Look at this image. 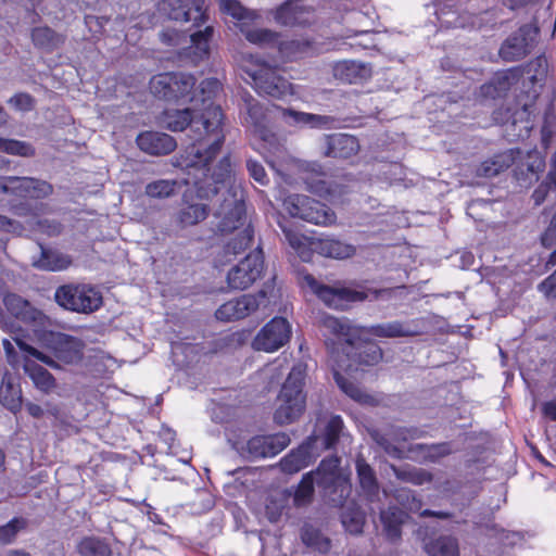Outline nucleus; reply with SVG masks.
Segmentation results:
<instances>
[{"label": "nucleus", "mask_w": 556, "mask_h": 556, "mask_svg": "<svg viewBox=\"0 0 556 556\" xmlns=\"http://www.w3.org/2000/svg\"><path fill=\"white\" fill-rule=\"evenodd\" d=\"M224 117L222 108L212 105L199 114L190 108L166 109L159 117L160 124L174 132L189 127L190 142L175 156L174 165L187 174L186 182L204 198L229 188L235 178L229 152L214 163L226 140Z\"/></svg>", "instance_id": "obj_1"}, {"label": "nucleus", "mask_w": 556, "mask_h": 556, "mask_svg": "<svg viewBox=\"0 0 556 556\" xmlns=\"http://www.w3.org/2000/svg\"><path fill=\"white\" fill-rule=\"evenodd\" d=\"M323 326L334 339L327 342L332 361L333 379L338 387L351 399L366 402L364 392L342 372L356 371L362 366H375L383 356L381 348L372 342L362 340L356 327L346 320L326 316Z\"/></svg>", "instance_id": "obj_2"}, {"label": "nucleus", "mask_w": 556, "mask_h": 556, "mask_svg": "<svg viewBox=\"0 0 556 556\" xmlns=\"http://www.w3.org/2000/svg\"><path fill=\"white\" fill-rule=\"evenodd\" d=\"M38 338L51 351L52 356L37 350L21 338H14V341L22 352L54 369L61 368V365L78 366L83 363L86 343L81 339L46 329L40 330Z\"/></svg>", "instance_id": "obj_3"}, {"label": "nucleus", "mask_w": 556, "mask_h": 556, "mask_svg": "<svg viewBox=\"0 0 556 556\" xmlns=\"http://www.w3.org/2000/svg\"><path fill=\"white\" fill-rule=\"evenodd\" d=\"M545 76L544 60L538 56L525 65L495 72L491 79L481 86V94L490 99L504 98L517 85L518 93H523L525 89L543 84Z\"/></svg>", "instance_id": "obj_4"}, {"label": "nucleus", "mask_w": 556, "mask_h": 556, "mask_svg": "<svg viewBox=\"0 0 556 556\" xmlns=\"http://www.w3.org/2000/svg\"><path fill=\"white\" fill-rule=\"evenodd\" d=\"M307 365L303 362H298L291 368L278 395L279 404L274 414L277 424H291L304 413L306 406V394L304 392Z\"/></svg>", "instance_id": "obj_5"}, {"label": "nucleus", "mask_w": 556, "mask_h": 556, "mask_svg": "<svg viewBox=\"0 0 556 556\" xmlns=\"http://www.w3.org/2000/svg\"><path fill=\"white\" fill-rule=\"evenodd\" d=\"M542 87L543 84L525 89L523 93H517L510 104L493 112V121L496 124L510 125L513 135L518 138L528 136L533 127L532 115Z\"/></svg>", "instance_id": "obj_6"}, {"label": "nucleus", "mask_w": 556, "mask_h": 556, "mask_svg": "<svg viewBox=\"0 0 556 556\" xmlns=\"http://www.w3.org/2000/svg\"><path fill=\"white\" fill-rule=\"evenodd\" d=\"M303 281L325 305L334 309H345L350 304L363 302L367 299L378 300L384 295H390L393 291L390 288L356 290L339 283L330 287L317 281L311 274L304 275Z\"/></svg>", "instance_id": "obj_7"}, {"label": "nucleus", "mask_w": 556, "mask_h": 556, "mask_svg": "<svg viewBox=\"0 0 556 556\" xmlns=\"http://www.w3.org/2000/svg\"><path fill=\"white\" fill-rule=\"evenodd\" d=\"M278 64L273 66L265 61L251 59L242 71L252 80V86L260 94L282 99L291 93V84L279 74Z\"/></svg>", "instance_id": "obj_8"}, {"label": "nucleus", "mask_w": 556, "mask_h": 556, "mask_svg": "<svg viewBox=\"0 0 556 556\" xmlns=\"http://www.w3.org/2000/svg\"><path fill=\"white\" fill-rule=\"evenodd\" d=\"M195 77L181 72L161 73L150 80L153 94L166 101H194Z\"/></svg>", "instance_id": "obj_9"}, {"label": "nucleus", "mask_w": 556, "mask_h": 556, "mask_svg": "<svg viewBox=\"0 0 556 556\" xmlns=\"http://www.w3.org/2000/svg\"><path fill=\"white\" fill-rule=\"evenodd\" d=\"M55 302L65 309L77 313H92L102 305V294L88 285L60 286L54 293Z\"/></svg>", "instance_id": "obj_10"}, {"label": "nucleus", "mask_w": 556, "mask_h": 556, "mask_svg": "<svg viewBox=\"0 0 556 556\" xmlns=\"http://www.w3.org/2000/svg\"><path fill=\"white\" fill-rule=\"evenodd\" d=\"M283 205L292 217L315 225L329 226L337 218L334 212L326 204L303 194L289 195Z\"/></svg>", "instance_id": "obj_11"}, {"label": "nucleus", "mask_w": 556, "mask_h": 556, "mask_svg": "<svg viewBox=\"0 0 556 556\" xmlns=\"http://www.w3.org/2000/svg\"><path fill=\"white\" fill-rule=\"evenodd\" d=\"M540 28L532 24H523L511 33L501 45L498 55L504 62H517L525 59L533 50Z\"/></svg>", "instance_id": "obj_12"}, {"label": "nucleus", "mask_w": 556, "mask_h": 556, "mask_svg": "<svg viewBox=\"0 0 556 556\" xmlns=\"http://www.w3.org/2000/svg\"><path fill=\"white\" fill-rule=\"evenodd\" d=\"M263 270V251L256 248L228 271V287L232 290H245L261 278Z\"/></svg>", "instance_id": "obj_13"}, {"label": "nucleus", "mask_w": 556, "mask_h": 556, "mask_svg": "<svg viewBox=\"0 0 556 556\" xmlns=\"http://www.w3.org/2000/svg\"><path fill=\"white\" fill-rule=\"evenodd\" d=\"M291 327L283 317H274L255 336L252 346L256 351L275 352L289 342Z\"/></svg>", "instance_id": "obj_14"}, {"label": "nucleus", "mask_w": 556, "mask_h": 556, "mask_svg": "<svg viewBox=\"0 0 556 556\" xmlns=\"http://www.w3.org/2000/svg\"><path fill=\"white\" fill-rule=\"evenodd\" d=\"M290 444L287 433L278 432L268 435H254L250 438L241 450V454L249 460L269 458L278 455Z\"/></svg>", "instance_id": "obj_15"}, {"label": "nucleus", "mask_w": 556, "mask_h": 556, "mask_svg": "<svg viewBox=\"0 0 556 556\" xmlns=\"http://www.w3.org/2000/svg\"><path fill=\"white\" fill-rule=\"evenodd\" d=\"M161 8L170 20L192 22V27H200L208 20L205 0H163Z\"/></svg>", "instance_id": "obj_16"}, {"label": "nucleus", "mask_w": 556, "mask_h": 556, "mask_svg": "<svg viewBox=\"0 0 556 556\" xmlns=\"http://www.w3.org/2000/svg\"><path fill=\"white\" fill-rule=\"evenodd\" d=\"M319 51L318 43L313 37L300 36L292 39L280 37L276 53H271L276 63L298 62L316 55Z\"/></svg>", "instance_id": "obj_17"}, {"label": "nucleus", "mask_w": 556, "mask_h": 556, "mask_svg": "<svg viewBox=\"0 0 556 556\" xmlns=\"http://www.w3.org/2000/svg\"><path fill=\"white\" fill-rule=\"evenodd\" d=\"M3 305L10 315L31 326L36 332H40L49 320L41 311L34 307L29 301L16 293H7L3 296Z\"/></svg>", "instance_id": "obj_18"}, {"label": "nucleus", "mask_w": 556, "mask_h": 556, "mask_svg": "<svg viewBox=\"0 0 556 556\" xmlns=\"http://www.w3.org/2000/svg\"><path fill=\"white\" fill-rule=\"evenodd\" d=\"M265 299L264 291H258L256 294H243L222 304L216 309L215 317L226 323L243 319L254 313Z\"/></svg>", "instance_id": "obj_19"}, {"label": "nucleus", "mask_w": 556, "mask_h": 556, "mask_svg": "<svg viewBox=\"0 0 556 556\" xmlns=\"http://www.w3.org/2000/svg\"><path fill=\"white\" fill-rule=\"evenodd\" d=\"M361 144L357 137L344 134L332 132L321 138V154L325 157L336 160H350L358 154Z\"/></svg>", "instance_id": "obj_20"}, {"label": "nucleus", "mask_w": 556, "mask_h": 556, "mask_svg": "<svg viewBox=\"0 0 556 556\" xmlns=\"http://www.w3.org/2000/svg\"><path fill=\"white\" fill-rule=\"evenodd\" d=\"M313 11L301 0H287L275 11V21L285 27H306L312 23Z\"/></svg>", "instance_id": "obj_21"}, {"label": "nucleus", "mask_w": 556, "mask_h": 556, "mask_svg": "<svg viewBox=\"0 0 556 556\" xmlns=\"http://www.w3.org/2000/svg\"><path fill=\"white\" fill-rule=\"evenodd\" d=\"M219 217L217 230L220 233L231 232L244 225L247 219V208L243 200L225 199L216 213Z\"/></svg>", "instance_id": "obj_22"}, {"label": "nucleus", "mask_w": 556, "mask_h": 556, "mask_svg": "<svg viewBox=\"0 0 556 556\" xmlns=\"http://www.w3.org/2000/svg\"><path fill=\"white\" fill-rule=\"evenodd\" d=\"M219 217L217 230L220 233L231 232L244 225L247 219V208L243 200L225 199L216 213Z\"/></svg>", "instance_id": "obj_23"}, {"label": "nucleus", "mask_w": 556, "mask_h": 556, "mask_svg": "<svg viewBox=\"0 0 556 556\" xmlns=\"http://www.w3.org/2000/svg\"><path fill=\"white\" fill-rule=\"evenodd\" d=\"M417 432L416 428L392 426L387 433H375L374 440L389 456L401 459L404 451L396 443L414 439Z\"/></svg>", "instance_id": "obj_24"}, {"label": "nucleus", "mask_w": 556, "mask_h": 556, "mask_svg": "<svg viewBox=\"0 0 556 556\" xmlns=\"http://www.w3.org/2000/svg\"><path fill=\"white\" fill-rule=\"evenodd\" d=\"M136 142L141 151L156 156L168 155L177 148V141L173 136L152 130L140 132Z\"/></svg>", "instance_id": "obj_25"}, {"label": "nucleus", "mask_w": 556, "mask_h": 556, "mask_svg": "<svg viewBox=\"0 0 556 556\" xmlns=\"http://www.w3.org/2000/svg\"><path fill=\"white\" fill-rule=\"evenodd\" d=\"M315 441L316 437L309 435L305 442L283 456L279 462L281 471L292 475L308 467L315 459L313 453V445Z\"/></svg>", "instance_id": "obj_26"}, {"label": "nucleus", "mask_w": 556, "mask_h": 556, "mask_svg": "<svg viewBox=\"0 0 556 556\" xmlns=\"http://www.w3.org/2000/svg\"><path fill=\"white\" fill-rule=\"evenodd\" d=\"M417 534L422 541V547L428 556H459V542L453 535L428 538V527H419Z\"/></svg>", "instance_id": "obj_27"}, {"label": "nucleus", "mask_w": 556, "mask_h": 556, "mask_svg": "<svg viewBox=\"0 0 556 556\" xmlns=\"http://www.w3.org/2000/svg\"><path fill=\"white\" fill-rule=\"evenodd\" d=\"M340 458L338 456H329L324 458L317 469L314 471L316 475V482L318 485L329 488L330 485H339L341 488V497L343 493L345 496L350 493V485L342 479L340 475Z\"/></svg>", "instance_id": "obj_28"}, {"label": "nucleus", "mask_w": 556, "mask_h": 556, "mask_svg": "<svg viewBox=\"0 0 556 556\" xmlns=\"http://www.w3.org/2000/svg\"><path fill=\"white\" fill-rule=\"evenodd\" d=\"M10 188L22 198L41 199L50 195L52 185L31 177H10Z\"/></svg>", "instance_id": "obj_29"}, {"label": "nucleus", "mask_w": 556, "mask_h": 556, "mask_svg": "<svg viewBox=\"0 0 556 556\" xmlns=\"http://www.w3.org/2000/svg\"><path fill=\"white\" fill-rule=\"evenodd\" d=\"M368 333L378 338H400L419 336L421 330L416 320H393L370 326Z\"/></svg>", "instance_id": "obj_30"}, {"label": "nucleus", "mask_w": 556, "mask_h": 556, "mask_svg": "<svg viewBox=\"0 0 556 556\" xmlns=\"http://www.w3.org/2000/svg\"><path fill=\"white\" fill-rule=\"evenodd\" d=\"M279 226L287 242L294 250L298 256L303 262H309L314 252H316L314 242L317 238L300 233L288 220L286 223H279Z\"/></svg>", "instance_id": "obj_31"}, {"label": "nucleus", "mask_w": 556, "mask_h": 556, "mask_svg": "<svg viewBox=\"0 0 556 556\" xmlns=\"http://www.w3.org/2000/svg\"><path fill=\"white\" fill-rule=\"evenodd\" d=\"M281 118L289 126H308L311 128L329 127L332 117L277 106Z\"/></svg>", "instance_id": "obj_32"}, {"label": "nucleus", "mask_w": 556, "mask_h": 556, "mask_svg": "<svg viewBox=\"0 0 556 556\" xmlns=\"http://www.w3.org/2000/svg\"><path fill=\"white\" fill-rule=\"evenodd\" d=\"M247 103V117L245 122L253 128V132L263 141L270 142L275 135L266 125V113L263 106L250 97L245 100Z\"/></svg>", "instance_id": "obj_33"}, {"label": "nucleus", "mask_w": 556, "mask_h": 556, "mask_svg": "<svg viewBox=\"0 0 556 556\" xmlns=\"http://www.w3.org/2000/svg\"><path fill=\"white\" fill-rule=\"evenodd\" d=\"M333 75L345 84H358L371 76L370 66L356 61H341L333 67Z\"/></svg>", "instance_id": "obj_34"}, {"label": "nucleus", "mask_w": 556, "mask_h": 556, "mask_svg": "<svg viewBox=\"0 0 556 556\" xmlns=\"http://www.w3.org/2000/svg\"><path fill=\"white\" fill-rule=\"evenodd\" d=\"M34 47L47 53H52L66 41V35L55 31L49 26H37L30 30Z\"/></svg>", "instance_id": "obj_35"}, {"label": "nucleus", "mask_w": 556, "mask_h": 556, "mask_svg": "<svg viewBox=\"0 0 556 556\" xmlns=\"http://www.w3.org/2000/svg\"><path fill=\"white\" fill-rule=\"evenodd\" d=\"M316 253L337 260H344L353 256L356 252L354 245L334 238H317L314 242Z\"/></svg>", "instance_id": "obj_36"}, {"label": "nucleus", "mask_w": 556, "mask_h": 556, "mask_svg": "<svg viewBox=\"0 0 556 556\" xmlns=\"http://www.w3.org/2000/svg\"><path fill=\"white\" fill-rule=\"evenodd\" d=\"M39 247L40 255L31 263L35 268L45 271H61L66 269L72 264L70 256L48 249L42 243H39Z\"/></svg>", "instance_id": "obj_37"}, {"label": "nucleus", "mask_w": 556, "mask_h": 556, "mask_svg": "<svg viewBox=\"0 0 556 556\" xmlns=\"http://www.w3.org/2000/svg\"><path fill=\"white\" fill-rule=\"evenodd\" d=\"M23 368L34 386L41 392L49 394L56 387L54 376L36 362L25 357Z\"/></svg>", "instance_id": "obj_38"}, {"label": "nucleus", "mask_w": 556, "mask_h": 556, "mask_svg": "<svg viewBox=\"0 0 556 556\" xmlns=\"http://www.w3.org/2000/svg\"><path fill=\"white\" fill-rule=\"evenodd\" d=\"M406 517L405 511L396 506H389L387 509L381 510L380 520L389 540L397 541L401 539L402 526Z\"/></svg>", "instance_id": "obj_39"}, {"label": "nucleus", "mask_w": 556, "mask_h": 556, "mask_svg": "<svg viewBox=\"0 0 556 556\" xmlns=\"http://www.w3.org/2000/svg\"><path fill=\"white\" fill-rule=\"evenodd\" d=\"M214 34L213 26H205L203 30L190 35L191 45L188 48V55L198 63L210 56V42Z\"/></svg>", "instance_id": "obj_40"}, {"label": "nucleus", "mask_w": 556, "mask_h": 556, "mask_svg": "<svg viewBox=\"0 0 556 556\" xmlns=\"http://www.w3.org/2000/svg\"><path fill=\"white\" fill-rule=\"evenodd\" d=\"M242 33L250 43L276 53L281 37L280 33L267 28H249Z\"/></svg>", "instance_id": "obj_41"}, {"label": "nucleus", "mask_w": 556, "mask_h": 556, "mask_svg": "<svg viewBox=\"0 0 556 556\" xmlns=\"http://www.w3.org/2000/svg\"><path fill=\"white\" fill-rule=\"evenodd\" d=\"M208 212V206L204 203H188L178 211L176 222L180 228L194 226L204 220Z\"/></svg>", "instance_id": "obj_42"}, {"label": "nucleus", "mask_w": 556, "mask_h": 556, "mask_svg": "<svg viewBox=\"0 0 556 556\" xmlns=\"http://www.w3.org/2000/svg\"><path fill=\"white\" fill-rule=\"evenodd\" d=\"M80 556H112V548L105 539L90 535L84 536L77 544Z\"/></svg>", "instance_id": "obj_43"}, {"label": "nucleus", "mask_w": 556, "mask_h": 556, "mask_svg": "<svg viewBox=\"0 0 556 556\" xmlns=\"http://www.w3.org/2000/svg\"><path fill=\"white\" fill-rule=\"evenodd\" d=\"M355 469L361 488L366 493L376 494L379 489L376 472L363 456H357Z\"/></svg>", "instance_id": "obj_44"}, {"label": "nucleus", "mask_w": 556, "mask_h": 556, "mask_svg": "<svg viewBox=\"0 0 556 556\" xmlns=\"http://www.w3.org/2000/svg\"><path fill=\"white\" fill-rule=\"evenodd\" d=\"M0 402L13 414L18 413L23 405L21 388L3 380L0 387Z\"/></svg>", "instance_id": "obj_45"}, {"label": "nucleus", "mask_w": 556, "mask_h": 556, "mask_svg": "<svg viewBox=\"0 0 556 556\" xmlns=\"http://www.w3.org/2000/svg\"><path fill=\"white\" fill-rule=\"evenodd\" d=\"M0 152L22 157H34L35 147L26 141L0 137Z\"/></svg>", "instance_id": "obj_46"}, {"label": "nucleus", "mask_w": 556, "mask_h": 556, "mask_svg": "<svg viewBox=\"0 0 556 556\" xmlns=\"http://www.w3.org/2000/svg\"><path fill=\"white\" fill-rule=\"evenodd\" d=\"M343 428L344 422L342 417L339 415H331L323 432V443L326 450L334 448L337 446Z\"/></svg>", "instance_id": "obj_47"}, {"label": "nucleus", "mask_w": 556, "mask_h": 556, "mask_svg": "<svg viewBox=\"0 0 556 556\" xmlns=\"http://www.w3.org/2000/svg\"><path fill=\"white\" fill-rule=\"evenodd\" d=\"M254 241V230L249 225L237 233L224 248L226 255H238L249 249Z\"/></svg>", "instance_id": "obj_48"}, {"label": "nucleus", "mask_w": 556, "mask_h": 556, "mask_svg": "<svg viewBox=\"0 0 556 556\" xmlns=\"http://www.w3.org/2000/svg\"><path fill=\"white\" fill-rule=\"evenodd\" d=\"M314 481V471L303 475L294 492L293 501L296 506L306 505L313 501Z\"/></svg>", "instance_id": "obj_49"}, {"label": "nucleus", "mask_w": 556, "mask_h": 556, "mask_svg": "<svg viewBox=\"0 0 556 556\" xmlns=\"http://www.w3.org/2000/svg\"><path fill=\"white\" fill-rule=\"evenodd\" d=\"M222 90L223 86L217 78H206L202 80L199 86L200 101L202 103V109L200 111L203 112L210 105L216 106L213 100Z\"/></svg>", "instance_id": "obj_50"}, {"label": "nucleus", "mask_w": 556, "mask_h": 556, "mask_svg": "<svg viewBox=\"0 0 556 556\" xmlns=\"http://www.w3.org/2000/svg\"><path fill=\"white\" fill-rule=\"evenodd\" d=\"M301 539L306 546L314 547L321 553H327L331 547V541L313 527L304 528Z\"/></svg>", "instance_id": "obj_51"}, {"label": "nucleus", "mask_w": 556, "mask_h": 556, "mask_svg": "<svg viewBox=\"0 0 556 556\" xmlns=\"http://www.w3.org/2000/svg\"><path fill=\"white\" fill-rule=\"evenodd\" d=\"M27 520L23 517H14L5 525L0 526V544H12L18 532L26 529Z\"/></svg>", "instance_id": "obj_52"}, {"label": "nucleus", "mask_w": 556, "mask_h": 556, "mask_svg": "<svg viewBox=\"0 0 556 556\" xmlns=\"http://www.w3.org/2000/svg\"><path fill=\"white\" fill-rule=\"evenodd\" d=\"M176 181L167 179H159L149 182L146 186L144 192L148 197L153 199H164L174 194Z\"/></svg>", "instance_id": "obj_53"}, {"label": "nucleus", "mask_w": 556, "mask_h": 556, "mask_svg": "<svg viewBox=\"0 0 556 556\" xmlns=\"http://www.w3.org/2000/svg\"><path fill=\"white\" fill-rule=\"evenodd\" d=\"M394 497L399 504L410 513H419L422 507V501L416 496L414 491L407 488L396 489Z\"/></svg>", "instance_id": "obj_54"}, {"label": "nucleus", "mask_w": 556, "mask_h": 556, "mask_svg": "<svg viewBox=\"0 0 556 556\" xmlns=\"http://www.w3.org/2000/svg\"><path fill=\"white\" fill-rule=\"evenodd\" d=\"M509 165L507 160H502L501 156H494L480 164L477 169V175L481 177H494L508 168Z\"/></svg>", "instance_id": "obj_55"}, {"label": "nucleus", "mask_w": 556, "mask_h": 556, "mask_svg": "<svg viewBox=\"0 0 556 556\" xmlns=\"http://www.w3.org/2000/svg\"><path fill=\"white\" fill-rule=\"evenodd\" d=\"M392 469L396 476V478L410 482L415 485H421L424 483H429L432 481V473L424 470V469H414L409 471H403L397 469L395 466H392Z\"/></svg>", "instance_id": "obj_56"}, {"label": "nucleus", "mask_w": 556, "mask_h": 556, "mask_svg": "<svg viewBox=\"0 0 556 556\" xmlns=\"http://www.w3.org/2000/svg\"><path fill=\"white\" fill-rule=\"evenodd\" d=\"M311 169L313 173L316 174L318 177L316 180L309 178H305L306 184L309 186L312 191L318 193V194H328L330 193V188L327 186L326 181L324 180V177L326 176L325 172L323 170V167L318 163H312L307 165V169Z\"/></svg>", "instance_id": "obj_57"}, {"label": "nucleus", "mask_w": 556, "mask_h": 556, "mask_svg": "<svg viewBox=\"0 0 556 556\" xmlns=\"http://www.w3.org/2000/svg\"><path fill=\"white\" fill-rule=\"evenodd\" d=\"M342 523L344 528L350 533H361L363 531L364 526V516L358 510H346L342 513L341 516Z\"/></svg>", "instance_id": "obj_58"}, {"label": "nucleus", "mask_w": 556, "mask_h": 556, "mask_svg": "<svg viewBox=\"0 0 556 556\" xmlns=\"http://www.w3.org/2000/svg\"><path fill=\"white\" fill-rule=\"evenodd\" d=\"M219 7L223 13L231 16L238 22L244 21L249 17L248 10L239 0H222Z\"/></svg>", "instance_id": "obj_59"}, {"label": "nucleus", "mask_w": 556, "mask_h": 556, "mask_svg": "<svg viewBox=\"0 0 556 556\" xmlns=\"http://www.w3.org/2000/svg\"><path fill=\"white\" fill-rule=\"evenodd\" d=\"M247 168L250 176L260 185L265 186L269 182L265 168L260 162L250 159L247 161Z\"/></svg>", "instance_id": "obj_60"}, {"label": "nucleus", "mask_w": 556, "mask_h": 556, "mask_svg": "<svg viewBox=\"0 0 556 556\" xmlns=\"http://www.w3.org/2000/svg\"><path fill=\"white\" fill-rule=\"evenodd\" d=\"M9 103L20 111H31L35 106V99L26 92H17L10 100Z\"/></svg>", "instance_id": "obj_61"}, {"label": "nucleus", "mask_w": 556, "mask_h": 556, "mask_svg": "<svg viewBox=\"0 0 556 556\" xmlns=\"http://www.w3.org/2000/svg\"><path fill=\"white\" fill-rule=\"evenodd\" d=\"M540 241L542 247L545 249H552L553 247H556V212L552 216L547 228L541 235Z\"/></svg>", "instance_id": "obj_62"}, {"label": "nucleus", "mask_w": 556, "mask_h": 556, "mask_svg": "<svg viewBox=\"0 0 556 556\" xmlns=\"http://www.w3.org/2000/svg\"><path fill=\"white\" fill-rule=\"evenodd\" d=\"M538 290L548 300H556V269L538 285Z\"/></svg>", "instance_id": "obj_63"}, {"label": "nucleus", "mask_w": 556, "mask_h": 556, "mask_svg": "<svg viewBox=\"0 0 556 556\" xmlns=\"http://www.w3.org/2000/svg\"><path fill=\"white\" fill-rule=\"evenodd\" d=\"M37 229L48 237H58L62 233L64 227L60 222L41 219L37 223Z\"/></svg>", "instance_id": "obj_64"}]
</instances>
